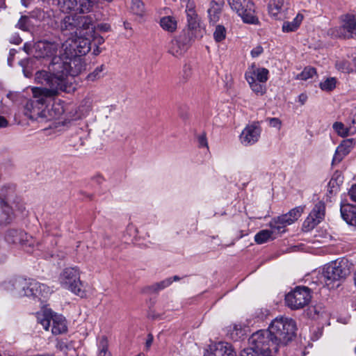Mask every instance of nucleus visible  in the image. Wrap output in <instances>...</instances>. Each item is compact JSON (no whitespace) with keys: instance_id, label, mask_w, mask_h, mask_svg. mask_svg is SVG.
Returning <instances> with one entry per match:
<instances>
[{"instance_id":"nucleus-8","label":"nucleus","mask_w":356,"mask_h":356,"mask_svg":"<svg viewBox=\"0 0 356 356\" xmlns=\"http://www.w3.org/2000/svg\"><path fill=\"white\" fill-rule=\"evenodd\" d=\"M37 321L45 330L51 327L54 334H60L67 330L66 321L62 315L54 313L51 309H44L37 313Z\"/></svg>"},{"instance_id":"nucleus-58","label":"nucleus","mask_w":356,"mask_h":356,"mask_svg":"<svg viewBox=\"0 0 356 356\" xmlns=\"http://www.w3.org/2000/svg\"><path fill=\"white\" fill-rule=\"evenodd\" d=\"M187 19L197 17V15L195 10H191L190 12H186Z\"/></svg>"},{"instance_id":"nucleus-59","label":"nucleus","mask_w":356,"mask_h":356,"mask_svg":"<svg viewBox=\"0 0 356 356\" xmlns=\"http://www.w3.org/2000/svg\"><path fill=\"white\" fill-rule=\"evenodd\" d=\"M199 144L201 147H207V142L204 136H200L199 138Z\"/></svg>"},{"instance_id":"nucleus-64","label":"nucleus","mask_w":356,"mask_h":356,"mask_svg":"<svg viewBox=\"0 0 356 356\" xmlns=\"http://www.w3.org/2000/svg\"><path fill=\"white\" fill-rule=\"evenodd\" d=\"M29 49H30V45L28 44L27 43L24 44V50L29 54Z\"/></svg>"},{"instance_id":"nucleus-47","label":"nucleus","mask_w":356,"mask_h":356,"mask_svg":"<svg viewBox=\"0 0 356 356\" xmlns=\"http://www.w3.org/2000/svg\"><path fill=\"white\" fill-rule=\"evenodd\" d=\"M28 23H29V18L26 16H22L19 19V21L17 24V26L23 31H27L29 29Z\"/></svg>"},{"instance_id":"nucleus-62","label":"nucleus","mask_w":356,"mask_h":356,"mask_svg":"<svg viewBox=\"0 0 356 356\" xmlns=\"http://www.w3.org/2000/svg\"><path fill=\"white\" fill-rule=\"evenodd\" d=\"M6 0H0V10L6 9Z\"/></svg>"},{"instance_id":"nucleus-48","label":"nucleus","mask_w":356,"mask_h":356,"mask_svg":"<svg viewBox=\"0 0 356 356\" xmlns=\"http://www.w3.org/2000/svg\"><path fill=\"white\" fill-rule=\"evenodd\" d=\"M264 52V49L261 45H257L254 47L251 51L250 55L252 58L259 57Z\"/></svg>"},{"instance_id":"nucleus-9","label":"nucleus","mask_w":356,"mask_h":356,"mask_svg":"<svg viewBox=\"0 0 356 356\" xmlns=\"http://www.w3.org/2000/svg\"><path fill=\"white\" fill-rule=\"evenodd\" d=\"M232 10L241 17L243 22L249 24H259L256 6L252 0H227Z\"/></svg>"},{"instance_id":"nucleus-23","label":"nucleus","mask_w":356,"mask_h":356,"mask_svg":"<svg viewBox=\"0 0 356 356\" xmlns=\"http://www.w3.org/2000/svg\"><path fill=\"white\" fill-rule=\"evenodd\" d=\"M76 21L79 22L78 35H87L92 37L95 30L92 17L90 15H76Z\"/></svg>"},{"instance_id":"nucleus-21","label":"nucleus","mask_w":356,"mask_h":356,"mask_svg":"<svg viewBox=\"0 0 356 356\" xmlns=\"http://www.w3.org/2000/svg\"><path fill=\"white\" fill-rule=\"evenodd\" d=\"M44 232L45 236L39 245H40L44 250L47 251L48 256L51 257L54 256L51 249L57 244L56 236L58 235V232L57 230L53 231L50 227L46 226Z\"/></svg>"},{"instance_id":"nucleus-36","label":"nucleus","mask_w":356,"mask_h":356,"mask_svg":"<svg viewBox=\"0 0 356 356\" xmlns=\"http://www.w3.org/2000/svg\"><path fill=\"white\" fill-rule=\"evenodd\" d=\"M343 177L339 173H334L328 183V187L330 188V192H336L339 186L342 184Z\"/></svg>"},{"instance_id":"nucleus-51","label":"nucleus","mask_w":356,"mask_h":356,"mask_svg":"<svg viewBox=\"0 0 356 356\" xmlns=\"http://www.w3.org/2000/svg\"><path fill=\"white\" fill-rule=\"evenodd\" d=\"M269 121H270V126H272L273 127H277L278 129L280 128L281 121L278 118H270Z\"/></svg>"},{"instance_id":"nucleus-20","label":"nucleus","mask_w":356,"mask_h":356,"mask_svg":"<svg viewBox=\"0 0 356 356\" xmlns=\"http://www.w3.org/2000/svg\"><path fill=\"white\" fill-rule=\"evenodd\" d=\"M60 30L63 34L68 38L77 36L79 31V22L76 21V15H67L61 21Z\"/></svg>"},{"instance_id":"nucleus-54","label":"nucleus","mask_w":356,"mask_h":356,"mask_svg":"<svg viewBox=\"0 0 356 356\" xmlns=\"http://www.w3.org/2000/svg\"><path fill=\"white\" fill-rule=\"evenodd\" d=\"M99 30L103 32H107L110 30L111 26L108 24H100L97 26Z\"/></svg>"},{"instance_id":"nucleus-24","label":"nucleus","mask_w":356,"mask_h":356,"mask_svg":"<svg viewBox=\"0 0 356 356\" xmlns=\"http://www.w3.org/2000/svg\"><path fill=\"white\" fill-rule=\"evenodd\" d=\"M353 148V139H347L343 140L342 143L337 147L335 154L333 156L332 163H340L342 161V159L350 152Z\"/></svg>"},{"instance_id":"nucleus-45","label":"nucleus","mask_w":356,"mask_h":356,"mask_svg":"<svg viewBox=\"0 0 356 356\" xmlns=\"http://www.w3.org/2000/svg\"><path fill=\"white\" fill-rule=\"evenodd\" d=\"M316 73V69L312 67H305L303 71L298 75V79L307 80L312 78Z\"/></svg>"},{"instance_id":"nucleus-37","label":"nucleus","mask_w":356,"mask_h":356,"mask_svg":"<svg viewBox=\"0 0 356 356\" xmlns=\"http://www.w3.org/2000/svg\"><path fill=\"white\" fill-rule=\"evenodd\" d=\"M336 79L334 77L327 78L324 81L320 83L319 86L322 90L331 91L336 87Z\"/></svg>"},{"instance_id":"nucleus-17","label":"nucleus","mask_w":356,"mask_h":356,"mask_svg":"<svg viewBox=\"0 0 356 356\" xmlns=\"http://www.w3.org/2000/svg\"><path fill=\"white\" fill-rule=\"evenodd\" d=\"M261 128L258 122L248 124L240 135V141L245 146L252 145L256 143L261 135Z\"/></svg>"},{"instance_id":"nucleus-49","label":"nucleus","mask_w":356,"mask_h":356,"mask_svg":"<svg viewBox=\"0 0 356 356\" xmlns=\"http://www.w3.org/2000/svg\"><path fill=\"white\" fill-rule=\"evenodd\" d=\"M348 195L353 202H356V184H353L349 189Z\"/></svg>"},{"instance_id":"nucleus-3","label":"nucleus","mask_w":356,"mask_h":356,"mask_svg":"<svg viewBox=\"0 0 356 356\" xmlns=\"http://www.w3.org/2000/svg\"><path fill=\"white\" fill-rule=\"evenodd\" d=\"M350 270L343 260L335 261L327 264L323 270H315L311 275V285H316L328 289L334 288V283L345 278Z\"/></svg>"},{"instance_id":"nucleus-6","label":"nucleus","mask_w":356,"mask_h":356,"mask_svg":"<svg viewBox=\"0 0 356 356\" xmlns=\"http://www.w3.org/2000/svg\"><path fill=\"white\" fill-rule=\"evenodd\" d=\"M17 286L18 297L26 296L41 300L47 298L52 292L46 284L32 279L18 278Z\"/></svg>"},{"instance_id":"nucleus-11","label":"nucleus","mask_w":356,"mask_h":356,"mask_svg":"<svg viewBox=\"0 0 356 356\" xmlns=\"http://www.w3.org/2000/svg\"><path fill=\"white\" fill-rule=\"evenodd\" d=\"M340 25L330 30L331 35L344 39L356 35V15L344 14L339 17Z\"/></svg>"},{"instance_id":"nucleus-63","label":"nucleus","mask_w":356,"mask_h":356,"mask_svg":"<svg viewBox=\"0 0 356 356\" xmlns=\"http://www.w3.org/2000/svg\"><path fill=\"white\" fill-rule=\"evenodd\" d=\"M24 72V74L26 77H31V72H30L29 71H28L26 69H24L23 70Z\"/></svg>"},{"instance_id":"nucleus-35","label":"nucleus","mask_w":356,"mask_h":356,"mask_svg":"<svg viewBox=\"0 0 356 356\" xmlns=\"http://www.w3.org/2000/svg\"><path fill=\"white\" fill-rule=\"evenodd\" d=\"M332 128L340 136L345 137L348 135H353V134L349 133V127L348 124L345 125L341 122H336L333 124Z\"/></svg>"},{"instance_id":"nucleus-46","label":"nucleus","mask_w":356,"mask_h":356,"mask_svg":"<svg viewBox=\"0 0 356 356\" xmlns=\"http://www.w3.org/2000/svg\"><path fill=\"white\" fill-rule=\"evenodd\" d=\"M336 67L338 70L345 73H349L353 71L350 63L348 61L339 60L336 63Z\"/></svg>"},{"instance_id":"nucleus-13","label":"nucleus","mask_w":356,"mask_h":356,"mask_svg":"<svg viewBox=\"0 0 356 356\" xmlns=\"http://www.w3.org/2000/svg\"><path fill=\"white\" fill-rule=\"evenodd\" d=\"M304 211V207H297L290 210L287 213L273 218L269 223L271 229L277 230V232H284V228L297 220Z\"/></svg>"},{"instance_id":"nucleus-1","label":"nucleus","mask_w":356,"mask_h":356,"mask_svg":"<svg viewBox=\"0 0 356 356\" xmlns=\"http://www.w3.org/2000/svg\"><path fill=\"white\" fill-rule=\"evenodd\" d=\"M34 79L42 86L31 88L32 98L25 104V115L35 120L49 121L59 119L63 115L65 120H69L68 105L60 99L55 100L50 106L49 102L63 92L69 93L75 90L70 78L56 72L51 74L47 70H39L35 72Z\"/></svg>"},{"instance_id":"nucleus-27","label":"nucleus","mask_w":356,"mask_h":356,"mask_svg":"<svg viewBox=\"0 0 356 356\" xmlns=\"http://www.w3.org/2000/svg\"><path fill=\"white\" fill-rule=\"evenodd\" d=\"M224 3V0H212L211 1L210 8L208 10L211 22L216 23L218 21Z\"/></svg>"},{"instance_id":"nucleus-40","label":"nucleus","mask_w":356,"mask_h":356,"mask_svg":"<svg viewBox=\"0 0 356 356\" xmlns=\"http://www.w3.org/2000/svg\"><path fill=\"white\" fill-rule=\"evenodd\" d=\"M131 9L134 14L142 15L145 12V6L141 0H132Z\"/></svg>"},{"instance_id":"nucleus-5","label":"nucleus","mask_w":356,"mask_h":356,"mask_svg":"<svg viewBox=\"0 0 356 356\" xmlns=\"http://www.w3.org/2000/svg\"><path fill=\"white\" fill-rule=\"evenodd\" d=\"M267 330L280 348L286 346L295 337L296 323L292 318L279 316L272 321Z\"/></svg>"},{"instance_id":"nucleus-42","label":"nucleus","mask_w":356,"mask_h":356,"mask_svg":"<svg viewBox=\"0 0 356 356\" xmlns=\"http://www.w3.org/2000/svg\"><path fill=\"white\" fill-rule=\"evenodd\" d=\"M104 70V65H102L99 67H97L94 71L90 73L87 76V79L88 81H94L97 80L103 76V71Z\"/></svg>"},{"instance_id":"nucleus-60","label":"nucleus","mask_w":356,"mask_h":356,"mask_svg":"<svg viewBox=\"0 0 356 356\" xmlns=\"http://www.w3.org/2000/svg\"><path fill=\"white\" fill-rule=\"evenodd\" d=\"M7 125H8L7 120L3 116H0V128L6 127H7Z\"/></svg>"},{"instance_id":"nucleus-10","label":"nucleus","mask_w":356,"mask_h":356,"mask_svg":"<svg viewBox=\"0 0 356 356\" xmlns=\"http://www.w3.org/2000/svg\"><path fill=\"white\" fill-rule=\"evenodd\" d=\"M312 286H297L294 290L287 293L285 296L286 305L291 309H298L308 305L311 300V290Z\"/></svg>"},{"instance_id":"nucleus-14","label":"nucleus","mask_w":356,"mask_h":356,"mask_svg":"<svg viewBox=\"0 0 356 356\" xmlns=\"http://www.w3.org/2000/svg\"><path fill=\"white\" fill-rule=\"evenodd\" d=\"M59 5L64 13L73 11L85 14L92 10L95 2L93 0H59Z\"/></svg>"},{"instance_id":"nucleus-31","label":"nucleus","mask_w":356,"mask_h":356,"mask_svg":"<svg viewBox=\"0 0 356 356\" xmlns=\"http://www.w3.org/2000/svg\"><path fill=\"white\" fill-rule=\"evenodd\" d=\"M160 25L163 30L172 33L177 28V22L172 16H165L161 18Z\"/></svg>"},{"instance_id":"nucleus-39","label":"nucleus","mask_w":356,"mask_h":356,"mask_svg":"<svg viewBox=\"0 0 356 356\" xmlns=\"http://www.w3.org/2000/svg\"><path fill=\"white\" fill-rule=\"evenodd\" d=\"M188 21V29L184 30V31H191L194 33L195 38L197 37V32L200 31L199 26V19L198 17L195 18H192L187 19Z\"/></svg>"},{"instance_id":"nucleus-19","label":"nucleus","mask_w":356,"mask_h":356,"mask_svg":"<svg viewBox=\"0 0 356 356\" xmlns=\"http://www.w3.org/2000/svg\"><path fill=\"white\" fill-rule=\"evenodd\" d=\"M288 9L287 0H269L268 3V14L275 19L281 20L284 18Z\"/></svg>"},{"instance_id":"nucleus-61","label":"nucleus","mask_w":356,"mask_h":356,"mask_svg":"<svg viewBox=\"0 0 356 356\" xmlns=\"http://www.w3.org/2000/svg\"><path fill=\"white\" fill-rule=\"evenodd\" d=\"M234 332H236V335H238L239 334H241V335H243V330L241 329V327L238 328L237 325L234 326V330L231 333L232 336H233L234 334ZM232 337L234 338V337Z\"/></svg>"},{"instance_id":"nucleus-56","label":"nucleus","mask_w":356,"mask_h":356,"mask_svg":"<svg viewBox=\"0 0 356 356\" xmlns=\"http://www.w3.org/2000/svg\"><path fill=\"white\" fill-rule=\"evenodd\" d=\"M195 6L193 1H188L186 3V12H190L191 10H195Z\"/></svg>"},{"instance_id":"nucleus-34","label":"nucleus","mask_w":356,"mask_h":356,"mask_svg":"<svg viewBox=\"0 0 356 356\" xmlns=\"http://www.w3.org/2000/svg\"><path fill=\"white\" fill-rule=\"evenodd\" d=\"M248 84L251 90L259 96H261L264 95L266 92V88L265 86L266 83L263 82H257L254 81V79H250V81H248Z\"/></svg>"},{"instance_id":"nucleus-32","label":"nucleus","mask_w":356,"mask_h":356,"mask_svg":"<svg viewBox=\"0 0 356 356\" xmlns=\"http://www.w3.org/2000/svg\"><path fill=\"white\" fill-rule=\"evenodd\" d=\"M275 232H277V230H274L273 229L270 230L262 229L254 236V241L257 244H263L268 242L269 240H273L274 238L273 234Z\"/></svg>"},{"instance_id":"nucleus-43","label":"nucleus","mask_w":356,"mask_h":356,"mask_svg":"<svg viewBox=\"0 0 356 356\" xmlns=\"http://www.w3.org/2000/svg\"><path fill=\"white\" fill-rule=\"evenodd\" d=\"M17 279L11 280L9 281H6L3 282L2 287L8 291L14 293V294L17 296Z\"/></svg>"},{"instance_id":"nucleus-25","label":"nucleus","mask_w":356,"mask_h":356,"mask_svg":"<svg viewBox=\"0 0 356 356\" xmlns=\"http://www.w3.org/2000/svg\"><path fill=\"white\" fill-rule=\"evenodd\" d=\"M5 239L9 243L24 245L28 242V236L22 230L9 229L6 234Z\"/></svg>"},{"instance_id":"nucleus-44","label":"nucleus","mask_w":356,"mask_h":356,"mask_svg":"<svg viewBox=\"0 0 356 356\" xmlns=\"http://www.w3.org/2000/svg\"><path fill=\"white\" fill-rule=\"evenodd\" d=\"M346 124L349 127V133L355 134L356 133V108L352 111Z\"/></svg>"},{"instance_id":"nucleus-41","label":"nucleus","mask_w":356,"mask_h":356,"mask_svg":"<svg viewBox=\"0 0 356 356\" xmlns=\"http://www.w3.org/2000/svg\"><path fill=\"white\" fill-rule=\"evenodd\" d=\"M226 29L222 25H218L213 33V38L216 42H220L225 39Z\"/></svg>"},{"instance_id":"nucleus-57","label":"nucleus","mask_w":356,"mask_h":356,"mask_svg":"<svg viewBox=\"0 0 356 356\" xmlns=\"http://www.w3.org/2000/svg\"><path fill=\"white\" fill-rule=\"evenodd\" d=\"M307 100V95L305 93H301L298 96V102L301 105H304Z\"/></svg>"},{"instance_id":"nucleus-18","label":"nucleus","mask_w":356,"mask_h":356,"mask_svg":"<svg viewBox=\"0 0 356 356\" xmlns=\"http://www.w3.org/2000/svg\"><path fill=\"white\" fill-rule=\"evenodd\" d=\"M204 356H236V353L231 344L218 342L210 344Z\"/></svg>"},{"instance_id":"nucleus-16","label":"nucleus","mask_w":356,"mask_h":356,"mask_svg":"<svg viewBox=\"0 0 356 356\" xmlns=\"http://www.w3.org/2000/svg\"><path fill=\"white\" fill-rule=\"evenodd\" d=\"M325 213V204L322 202H318L314 205L308 217L304 221L303 229L305 232H309L313 229L324 219Z\"/></svg>"},{"instance_id":"nucleus-7","label":"nucleus","mask_w":356,"mask_h":356,"mask_svg":"<svg viewBox=\"0 0 356 356\" xmlns=\"http://www.w3.org/2000/svg\"><path fill=\"white\" fill-rule=\"evenodd\" d=\"M81 270L79 267H67L60 273L58 281L60 285L75 295L83 298L86 296L83 283L80 280Z\"/></svg>"},{"instance_id":"nucleus-55","label":"nucleus","mask_w":356,"mask_h":356,"mask_svg":"<svg viewBox=\"0 0 356 356\" xmlns=\"http://www.w3.org/2000/svg\"><path fill=\"white\" fill-rule=\"evenodd\" d=\"M153 339H154L153 336L151 334H149L147 336L146 342H145V348L147 350H148L150 348V346H152V344L153 343Z\"/></svg>"},{"instance_id":"nucleus-30","label":"nucleus","mask_w":356,"mask_h":356,"mask_svg":"<svg viewBox=\"0 0 356 356\" xmlns=\"http://www.w3.org/2000/svg\"><path fill=\"white\" fill-rule=\"evenodd\" d=\"M13 206H8L0 200V224L8 223L13 215Z\"/></svg>"},{"instance_id":"nucleus-12","label":"nucleus","mask_w":356,"mask_h":356,"mask_svg":"<svg viewBox=\"0 0 356 356\" xmlns=\"http://www.w3.org/2000/svg\"><path fill=\"white\" fill-rule=\"evenodd\" d=\"M195 38L194 33L191 31H182L177 38L171 40L168 47V52L177 58L183 56Z\"/></svg>"},{"instance_id":"nucleus-4","label":"nucleus","mask_w":356,"mask_h":356,"mask_svg":"<svg viewBox=\"0 0 356 356\" xmlns=\"http://www.w3.org/2000/svg\"><path fill=\"white\" fill-rule=\"evenodd\" d=\"M248 341L250 347L244 348L240 356H272V351L276 353L279 348L267 330L253 333Z\"/></svg>"},{"instance_id":"nucleus-33","label":"nucleus","mask_w":356,"mask_h":356,"mask_svg":"<svg viewBox=\"0 0 356 356\" xmlns=\"http://www.w3.org/2000/svg\"><path fill=\"white\" fill-rule=\"evenodd\" d=\"M98 356H111L108 351V341L105 336L97 339Z\"/></svg>"},{"instance_id":"nucleus-26","label":"nucleus","mask_w":356,"mask_h":356,"mask_svg":"<svg viewBox=\"0 0 356 356\" xmlns=\"http://www.w3.org/2000/svg\"><path fill=\"white\" fill-rule=\"evenodd\" d=\"M341 215L342 218L349 225L356 227V207L344 203L341 204Z\"/></svg>"},{"instance_id":"nucleus-29","label":"nucleus","mask_w":356,"mask_h":356,"mask_svg":"<svg viewBox=\"0 0 356 356\" xmlns=\"http://www.w3.org/2000/svg\"><path fill=\"white\" fill-rule=\"evenodd\" d=\"M15 192V186L13 184H4L0 189V200L8 205V201L13 197Z\"/></svg>"},{"instance_id":"nucleus-52","label":"nucleus","mask_w":356,"mask_h":356,"mask_svg":"<svg viewBox=\"0 0 356 356\" xmlns=\"http://www.w3.org/2000/svg\"><path fill=\"white\" fill-rule=\"evenodd\" d=\"M13 204H15V208L20 211H22L25 209L24 204L21 202L20 200H18L17 202L14 201Z\"/></svg>"},{"instance_id":"nucleus-15","label":"nucleus","mask_w":356,"mask_h":356,"mask_svg":"<svg viewBox=\"0 0 356 356\" xmlns=\"http://www.w3.org/2000/svg\"><path fill=\"white\" fill-rule=\"evenodd\" d=\"M58 49V44L54 42H49L47 40L38 41L33 46L34 56L36 58L52 57V58H54V57H57V56H55V54L57 52ZM52 61L53 59H51V63L49 67L50 70L52 71L51 74L54 73V71L53 70ZM49 72L50 73V72Z\"/></svg>"},{"instance_id":"nucleus-2","label":"nucleus","mask_w":356,"mask_h":356,"mask_svg":"<svg viewBox=\"0 0 356 356\" xmlns=\"http://www.w3.org/2000/svg\"><path fill=\"white\" fill-rule=\"evenodd\" d=\"M90 37L87 35H77L73 38H67L63 44L62 51L58 57L52 61L53 70L59 74L70 78L79 75L86 68L81 55L90 50Z\"/></svg>"},{"instance_id":"nucleus-28","label":"nucleus","mask_w":356,"mask_h":356,"mask_svg":"<svg viewBox=\"0 0 356 356\" xmlns=\"http://www.w3.org/2000/svg\"><path fill=\"white\" fill-rule=\"evenodd\" d=\"M303 19V15L301 13H298L291 22H284L282 26V32L290 33L296 31L300 27Z\"/></svg>"},{"instance_id":"nucleus-38","label":"nucleus","mask_w":356,"mask_h":356,"mask_svg":"<svg viewBox=\"0 0 356 356\" xmlns=\"http://www.w3.org/2000/svg\"><path fill=\"white\" fill-rule=\"evenodd\" d=\"M172 283V278H166L159 282H156L149 286V289L154 291L156 292L161 290L165 289L169 286Z\"/></svg>"},{"instance_id":"nucleus-50","label":"nucleus","mask_w":356,"mask_h":356,"mask_svg":"<svg viewBox=\"0 0 356 356\" xmlns=\"http://www.w3.org/2000/svg\"><path fill=\"white\" fill-rule=\"evenodd\" d=\"M92 38L95 44L100 45L104 42V39L103 37L99 35H96L95 32L92 33V36L90 37V39Z\"/></svg>"},{"instance_id":"nucleus-22","label":"nucleus","mask_w":356,"mask_h":356,"mask_svg":"<svg viewBox=\"0 0 356 356\" xmlns=\"http://www.w3.org/2000/svg\"><path fill=\"white\" fill-rule=\"evenodd\" d=\"M268 74L269 71L266 68L252 65L245 72V78L247 81H250L252 79L257 82L266 83L268 79Z\"/></svg>"},{"instance_id":"nucleus-53","label":"nucleus","mask_w":356,"mask_h":356,"mask_svg":"<svg viewBox=\"0 0 356 356\" xmlns=\"http://www.w3.org/2000/svg\"><path fill=\"white\" fill-rule=\"evenodd\" d=\"M10 42L15 44H19L22 42V39L18 35H14L10 38Z\"/></svg>"}]
</instances>
